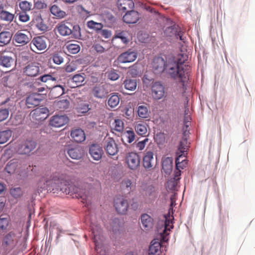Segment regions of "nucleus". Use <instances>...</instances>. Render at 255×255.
<instances>
[{"instance_id": "29", "label": "nucleus", "mask_w": 255, "mask_h": 255, "mask_svg": "<svg viewBox=\"0 0 255 255\" xmlns=\"http://www.w3.org/2000/svg\"><path fill=\"white\" fill-rule=\"evenodd\" d=\"M91 228L93 235V240L95 245V250L98 252L99 248L98 239L99 238L101 233V228L100 226L94 224L91 225Z\"/></svg>"}, {"instance_id": "47", "label": "nucleus", "mask_w": 255, "mask_h": 255, "mask_svg": "<svg viewBox=\"0 0 255 255\" xmlns=\"http://www.w3.org/2000/svg\"><path fill=\"white\" fill-rule=\"evenodd\" d=\"M50 11L53 15L59 18H63L66 15L65 12L61 10L56 5H53L51 6Z\"/></svg>"}, {"instance_id": "57", "label": "nucleus", "mask_w": 255, "mask_h": 255, "mask_svg": "<svg viewBox=\"0 0 255 255\" xmlns=\"http://www.w3.org/2000/svg\"><path fill=\"white\" fill-rule=\"evenodd\" d=\"M52 61L57 65H60L63 62V57L58 53H54L50 58Z\"/></svg>"}, {"instance_id": "34", "label": "nucleus", "mask_w": 255, "mask_h": 255, "mask_svg": "<svg viewBox=\"0 0 255 255\" xmlns=\"http://www.w3.org/2000/svg\"><path fill=\"white\" fill-rule=\"evenodd\" d=\"M14 59L11 56L1 55L0 56V66L5 68H10L13 65Z\"/></svg>"}, {"instance_id": "15", "label": "nucleus", "mask_w": 255, "mask_h": 255, "mask_svg": "<svg viewBox=\"0 0 255 255\" xmlns=\"http://www.w3.org/2000/svg\"><path fill=\"white\" fill-rule=\"evenodd\" d=\"M152 97L156 100L161 99L165 94L164 87L159 82H155L151 88Z\"/></svg>"}, {"instance_id": "27", "label": "nucleus", "mask_w": 255, "mask_h": 255, "mask_svg": "<svg viewBox=\"0 0 255 255\" xmlns=\"http://www.w3.org/2000/svg\"><path fill=\"white\" fill-rule=\"evenodd\" d=\"M84 74H76L70 80V86L72 88H75L82 86L85 81Z\"/></svg>"}, {"instance_id": "19", "label": "nucleus", "mask_w": 255, "mask_h": 255, "mask_svg": "<svg viewBox=\"0 0 255 255\" xmlns=\"http://www.w3.org/2000/svg\"><path fill=\"white\" fill-rule=\"evenodd\" d=\"M40 73L39 64L37 63H31L26 66L23 69V73L29 77L37 76Z\"/></svg>"}, {"instance_id": "37", "label": "nucleus", "mask_w": 255, "mask_h": 255, "mask_svg": "<svg viewBox=\"0 0 255 255\" xmlns=\"http://www.w3.org/2000/svg\"><path fill=\"white\" fill-rule=\"evenodd\" d=\"M161 245L158 241H153L149 247L148 255H159L161 251Z\"/></svg>"}, {"instance_id": "10", "label": "nucleus", "mask_w": 255, "mask_h": 255, "mask_svg": "<svg viewBox=\"0 0 255 255\" xmlns=\"http://www.w3.org/2000/svg\"><path fill=\"white\" fill-rule=\"evenodd\" d=\"M31 40L29 32L24 30H18L14 35L13 40L20 46L27 44Z\"/></svg>"}, {"instance_id": "11", "label": "nucleus", "mask_w": 255, "mask_h": 255, "mask_svg": "<svg viewBox=\"0 0 255 255\" xmlns=\"http://www.w3.org/2000/svg\"><path fill=\"white\" fill-rule=\"evenodd\" d=\"M47 41L48 39L44 36H36L31 40L30 46L33 51H35L33 47L39 51L44 50L47 47Z\"/></svg>"}, {"instance_id": "18", "label": "nucleus", "mask_w": 255, "mask_h": 255, "mask_svg": "<svg viewBox=\"0 0 255 255\" xmlns=\"http://www.w3.org/2000/svg\"><path fill=\"white\" fill-rule=\"evenodd\" d=\"M137 57V53L130 49L127 51L122 53L118 57L120 62L125 63L134 61Z\"/></svg>"}, {"instance_id": "21", "label": "nucleus", "mask_w": 255, "mask_h": 255, "mask_svg": "<svg viewBox=\"0 0 255 255\" xmlns=\"http://www.w3.org/2000/svg\"><path fill=\"white\" fill-rule=\"evenodd\" d=\"M123 20L127 23H135L139 19L138 12L135 10H128L123 16Z\"/></svg>"}, {"instance_id": "60", "label": "nucleus", "mask_w": 255, "mask_h": 255, "mask_svg": "<svg viewBox=\"0 0 255 255\" xmlns=\"http://www.w3.org/2000/svg\"><path fill=\"white\" fill-rule=\"evenodd\" d=\"M34 7L37 9H43L47 8V4L44 1L38 0L34 2Z\"/></svg>"}, {"instance_id": "49", "label": "nucleus", "mask_w": 255, "mask_h": 255, "mask_svg": "<svg viewBox=\"0 0 255 255\" xmlns=\"http://www.w3.org/2000/svg\"><path fill=\"white\" fill-rule=\"evenodd\" d=\"M17 166V163L14 160L9 161L7 164L5 170L9 174L13 173Z\"/></svg>"}, {"instance_id": "13", "label": "nucleus", "mask_w": 255, "mask_h": 255, "mask_svg": "<svg viewBox=\"0 0 255 255\" xmlns=\"http://www.w3.org/2000/svg\"><path fill=\"white\" fill-rule=\"evenodd\" d=\"M154 152L152 150L146 148L143 156V166L147 170L152 169L154 164Z\"/></svg>"}, {"instance_id": "24", "label": "nucleus", "mask_w": 255, "mask_h": 255, "mask_svg": "<svg viewBox=\"0 0 255 255\" xmlns=\"http://www.w3.org/2000/svg\"><path fill=\"white\" fill-rule=\"evenodd\" d=\"M89 153L94 160H99L102 157L103 150L99 145L93 144L90 147Z\"/></svg>"}, {"instance_id": "33", "label": "nucleus", "mask_w": 255, "mask_h": 255, "mask_svg": "<svg viewBox=\"0 0 255 255\" xmlns=\"http://www.w3.org/2000/svg\"><path fill=\"white\" fill-rule=\"evenodd\" d=\"M56 28L58 33L62 36H69L72 33L71 28L64 22L59 23L56 26Z\"/></svg>"}, {"instance_id": "48", "label": "nucleus", "mask_w": 255, "mask_h": 255, "mask_svg": "<svg viewBox=\"0 0 255 255\" xmlns=\"http://www.w3.org/2000/svg\"><path fill=\"white\" fill-rule=\"evenodd\" d=\"M124 128V123L123 121L120 119H115L113 124L112 129L118 131L122 132Z\"/></svg>"}, {"instance_id": "23", "label": "nucleus", "mask_w": 255, "mask_h": 255, "mask_svg": "<svg viewBox=\"0 0 255 255\" xmlns=\"http://www.w3.org/2000/svg\"><path fill=\"white\" fill-rule=\"evenodd\" d=\"M92 93L94 96L100 99L105 98L108 94V91L106 90L104 85H96L93 89Z\"/></svg>"}, {"instance_id": "35", "label": "nucleus", "mask_w": 255, "mask_h": 255, "mask_svg": "<svg viewBox=\"0 0 255 255\" xmlns=\"http://www.w3.org/2000/svg\"><path fill=\"white\" fill-rule=\"evenodd\" d=\"M139 190L145 192L146 195H154L155 192L154 187L152 185H149L145 182H142L139 185Z\"/></svg>"}, {"instance_id": "52", "label": "nucleus", "mask_w": 255, "mask_h": 255, "mask_svg": "<svg viewBox=\"0 0 255 255\" xmlns=\"http://www.w3.org/2000/svg\"><path fill=\"white\" fill-rule=\"evenodd\" d=\"M76 110L77 113L79 114H85L90 110L89 105L87 103H81L78 105Z\"/></svg>"}, {"instance_id": "6", "label": "nucleus", "mask_w": 255, "mask_h": 255, "mask_svg": "<svg viewBox=\"0 0 255 255\" xmlns=\"http://www.w3.org/2000/svg\"><path fill=\"white\" fill-rule=\"evenodd\" d=\"M36 145L35 142L32 140L18 142L15 145V150L19 154H28L35 149Z\"/></svg>"}, {"instance_id": "44", "label": "nucleus", "mask_w": 255, "mask_h": 255, "mask_svg": "<svg viewBox=\"0 0 255 255\" xmlns=\"http://www.w3.org/2000/svg\"><path fill=\"white\" fill-rule=\"evenodd\" d=\"M65 49L67 52L70 54H77L80 50V46L78 44L67 43L65 45Z\"/></svg>"}, {"instance_id": "5", "label": "nucleus", "mask_w": 255, "mask_h": 255, "mask_svg": "<svg viewBox=\"0 0 255 255\" xmlns=\"http://www.w3.org/2000/svg\"><path fill=\"white\" fill-rule=\"evenodd\" d=\"M66 194L69 195L73 198L81 199L82 202L85 203L88 199V191L85 189H83L75 185H71L66 187L63 191Z\"/></svg>"}, {"instance_id": "42", "label": "nucleus", "mask_w": 255, "mask_h": 255, "mask_svg": "<svg viewBox=\"0 0 255 255\" xmlns=\"http://www.w3.org/2000/svg\"><path fill=\"white\" fill-rule=\"evenodd\" d=\"M150 111L145 105L139 106L137 108L138 116L142 119H146L150 117Z\"/></svg>"}, {"instance_id": "50", "label": "nucleus", "mask_w": 255, "mask_h": 255, "mask_svg": "<svg viewBox=\"0 0 255 255\" xmlns=\"http://www.w3.org/2000/svg\"><path fill=\"white\" fill-rule=\"evenodd\" d=\"M120 101V98L119 96L116 94H114L109 98L108 105L111 108H115L119 105Z\"/></svg>"}, {"instance_id": "30", "label": "nucleus", "mask_w": 255, "mask_h": 255, "mask_svg": "<svg viewBox=\"0 0 255 255\" xmlns=\"http://www.w3.org/2000/svg\"><path fill=\"white\" fill-rule=\"evenodd\" d=\"M120 185L122 189L132 191L135 189L136 183L130 178H125L122 180Z\"/></svg>"}, {"instance_id": "32", "label": "nucleus", "mask_w": 255, "mask_h": 255, "mask_svg": "<svg viewBox=\"0 0 255 255\" xmlns=\"http://www.w3.org/2000/svg\"><path fill=\"white\" fill-rule=\"evenodd\" d=\"M130 37V34L127 31H119L115 33L113 41L120 39L124 44H127L129 42Z\"/></svg>"}, {"instance_id": "4", "label": "nucleus", "mask_w": 255, "mask_h": 255, "mask_svg": "<svg viewBox=\"0 0 255 255\" xmlns=\"http://www.w3.org/2000/svg\"><path fill=\"white\" fill-rule=\"evenodd\" d=\"M19 237L14 231H10L5 234L2 241V247L4 250L9 252L14 249L18 242Z\"/></svg>"}, {"instance_id": "55", "label": "nucleus", "mask_w": 255, "mask_h": 255, "mask_svg": "<svg viewBox=\"0 0 255 255\" xmlns=\"http://www.w3.org/2000/svg\"><path fill=\"white\" fill-rule=\"evenodd\" d=\"M124 136L129 143H131L135 139V133L133 130H129L126 131Z\"/></svg>"}, {"instance_id": "45", "label": "nucleus", "mask_w": 255, "mask_h": 255, "mask_svg": "<svg viewBox=\"0 0 255 255\" xmlns=\"http://www.w3.org/2000/svg\"><path fill=\"white\" fill-rule=\"evenodd\" d=\"M14 18V14L6 10H4L0 14V19L2 21H6L9 23L12 22Z\"/></svg>"}, {"instance_id": "3", "label": "nucleus", "mask_w": 255, "mask_h": 255, "mask_svg": "<svg viewBox=\"0 0 255 255\" xmlns=\"http://www.w3.org/2000/svg\"><path fill=\"white\" fill-rule=\"evenodd\" d=\"M175 205V198L174 195H172L170 197V204L168 213L165 216V228L163 234H161V237L163 241H167L168 240L167 236L169 235V233H167V231H170V229H172L173 228V220L174 219V217L173 216V207Z\"/></svg>"}, {"instance_id": "25", "label": "nucleus", "mask_w": 255, "mask_h": 255, "mask_svg": "<svg viewBox=\"0 0 255 255\" xmlns=\"http://www.w3.org/2000/svg\"><path fill=\"white\" fill-rule=\"evenodd\" d=\"M141 222L144 230L146 231L151 229L154 224L153 219L147 214L141 216Z\"/></svg>"}, {"instance_id": "8", "label": "nucleus", "mask_w": 255, "mask_h": 255, "mask_svg": "<svg viewBox=\"0 0 255 255\" xmlns=\"http://www.w3.org/2000/svg\"><path fill=\"white\" fill-rule=\"evenodd\" d=\"M114 207L118 214H126L128 209V201L123 196L117 197L114 200Z\"/></svg>"}, {"instance_id": "9", "label": "nucleus", "mask_w": 255, "mask_h": 255, "mask_svg": "<svg viewBox=\"0 0 255 255\" xmlns=\"http://www.w3.org/2000/svg\"><path fill=\"white\" fill-rule=\"evenodd\" d=\"M56 180V177L52 176L50 173L45 174L40 178L37 184L38 190L41 192V189H46L48 187L52 186Z\"/></svg>"}, {"instance_id": "64", "label": "nucleus", "mask_w": 255, "mask_h": 255, "mask_svg": "<svg viewBox=\"0 0 255 255\" xmlns=\"http://www.w3.org/2000/svg\"><path fill=\"white\" fill-rule=\"evenodd\" d=\"M108 78L111 80L115 81L120 77L119 74L114 71H111L108 73Z\"/></svg>"}, {"instance_id": "38", "label": "nucleus", "mask_w": 255, "mask_h": 255, "mask_svg": "<svg viewBox=\"0 0 255 255\" xmlns=\"http://www.w3.org/2000/svg\"><path fill=\"white\" fill-rule=\"evenodd\" d=\"M162 169L164 172L169 174L172 170L173 168V159L171 157H166L162 161Z\"/></svg>"}, {"instance_id": "59", "label": "nucleus", "mask_w": 255, "mask_h": 255, "mask_svg": "<svg viewBox=\"0 0 255 255\" xmlns=\"http://www.w3.org/2000/svg\"><path fill=\"white\" fill-rule=\"evenodd\" d=\"M27 12L21 11L19 13V20L22 22H26L29 20L30 16Z\"/></svg>"}, {"instance_id": "54", "label": "nucleus", "mask_w": 255, "mask_h": 255, "mask_svg": "<svg viewBox=\"0 0 255 255\" xmlns=\"http://www.w3.org/2000/svg\"><path fill=\"white\" fill-rule=\"evenodd\" d=\"M72 33L71 35L73 38L80 39L81 37V28L78 25H75L71 29Z\"/></svg>"}, {"instance_id": "39", "label": "nucleus", "mask_w": 255, "mask_h": 255, "mask_svg": "<svg viewBox=\"0 0 255 255\" xmlns=\"http://www.w3.org/2000/svg\"><path fill=\"white\" fill-rule=\"evenodd\" d=\"M33 22L40 31H44L48 28L47 26L44 23L43 20L40 15L36 16L33 19Z\"/></svg>"}, {"instance_id": "40", "label": "nucleus", "mask_w": 255, "mask_h": 255, "mask_svg": "<svg viewBox=\"0 0 255 255\" xmlns=\"http://www.w3.org/2000/svg\"><path fill=\"white\" fill-rule=\"evenodd\" d=\"M123 84L126 89L129 91H134L137 87V81L136 79L127 78Z\"/></svg>"}, {"instance_id": "62", "label": "nucleus", "mask_w": 255, "mask_h": 255, "mask_svg": "<svg viewBox=\"0 0 255 255\" xmlns=\"http://www.w3.org/2000/svg\"><path fill=\"white\" fill-rule=\"evenodd\" d=\"M149 139L148 138H145L142 141H140L138 142L136 144V147L139 150H143L147 142H148Z\"/></svg>"}, {"instance_id": "31", "label": "nucleus", "mask_w": 255, "mask_h": 255, "mask_svg": "<svg viewBox=\"0 0 255 255\" xmlns=\"http://www.w3.org/2000/svg\"><path fill=\"white\" fill-rule=\"evenodd\" d=\"M148 125L142 122H137L135 123L134 129L136 133L141 136H145L147 132Z\"/></svg>"}, {"instance_id": "51", "label": "nucleus", "mask_w": 255, "mask_h": 255, "mask_svg": "<svg viewBox=\"0 0 255 255\" xmlns=\"http://www.w3.org/2000/svg\"><path fill=\"white\" fill-rule=\"evenodd\" d=\"M87 27L96 31H100L103 27V25L101 23L96 22L93 20L88 21L87 23Z\"/></svg>"}, {"instance_id": "41", "label": "nucleus", "mask_w": 255, "mask_h": 255, "mask_svg": "<svg viewBox=\"0 0 255 255\" xmlns=\"http://www.w3.org/2000/svg\"><path fill=\"white\" fill-rule=\"evenodd\" d=\"M64 87L62 85L54 86L50 91V94L54 98L60 97L64 93Z\"/></svg>"}, {"instance_id": "1", "label": "nucleus", "mask_w": 255, "mask_h": 255, "mask_svg": "<svg viewBox=\"0 0 255 255\" xmlns=\"http://www.w3.org/2000/svg\"><path fill=\"white\" fill-rule=\"evenodd\" d=\"M187 55L179 54L177 57H172L166 61L165 72L174 80L182 81L184 76V63L187 60Z\"/></svg>"}, {"instance_id": "36", "label": "nucleus", "mask_w": 255, "mask_h": 255, "mask_svg": "<svg viewBox=\"0 0 255 255\" xmlns=\"http://www.w3.org/2000/svg\"><path fill=\"white\" fill-rule=\"evenodd\" d=\"M12 38L10 32L4 31L0 32V46H3L9 44Z\"/></svg>"}, {"instance_id": "56", "label": "nucleus", "mask_w": 255, "mask_h": 255, "mask_svg": "<svg viewBox=\"0 0 255 255\" xmlns=\"http://www.w3.org/2000/svg\"><path fill=\"white\" fill-rule=\"evenodd\" d=\"M10 193L14 198H18L23 195V191L20 187H16L11 189Z\"/></svg>"}, {"instance_id": "53", "label": "nucleus", "mask_w": 255, "mask_h": 255, "mask_svg": "<svg viewBox=\"0 0 255 255\" xmlns=\"http://www.w3.org/2000/svg\"><path fill=\"white\" fill-rule=\"evenodd\" d=\"M19 6L21 11L27 12L30 11L32 8V4L31 2L27 0H22L19 3Z\"/></svg>"}, {"instance_id": "46", "label": "nucleus", "mask_w": 255, "mask_h": 255, "mask_svg": "<svg viewBox=\"0 0 255 255\" xmlns=\"http://www.w3.org/2000/svg\"><path fill=\"white\" fill-rule=\"evenodd\" d=\"M12 135L10 130H6L0 131V144L6 142Z\"/></svg>"}, {"instance_id": "20", "label": "nucleus", "mask_w": 255, "mask_h": 255, "mask_svg": "<svg viewBox=\"0 0 255 255\" xmlns=\"http://www.w3.org/2000/svg\"><path fill=\"white\" fill-rule=\"evenodd\" d=\"M105 148L107 153L110 155H116L118 152V148L113 138L109 137L105 140Z\"/></svg>"}, {"instance_id": "58", "label": "nucleus", "mask_w": 255, "mask_h": 255, "mask_svg": "<svg viewBox=\"0 0 255 255\" xmlns=\"http://www.w3.org/2000/svg\"><path fill=\"white\" fill-rule=\"evenodd\" d=\"M40 80L43 82H48L50 81H56L57 80V77H53L49 74H45L40 77Z\"/></svg>"}, {"instance_id": "12", "label": "nucleus", "mask_w": 255, "mask_h": 255, "mask_svg": "<svg viewBox=\"0 0 255 255\" xmlns=\"http://www.w3.org/2000/svg\"><path fill=\"white\" fill-rule=\"evenodd\" d=\"M166 61L161 57H156L151 63V67L154 73L157 74H161L165 71Z\"/></svg>"}, {"instance_id": "26", "label": "nucleus", "mask_w": 255, "mask_h": 255, "mask_svg": "<svg viewBox=\"0 0 255 255\" xmlns=\"http://www.w3.org/2000/svg\"><path fill=\"white\" fill-rule=\"evenodd\" d=\"M117 5L119 10L123 12L131 10L134 5L132 0H118Z\"/></svg>"}, {"instance_id": "63", "label": "nucleus", "mask_w": 255, "mask_h": 255, "mask_svg": "<svg viewBox=\"0 0 255 255\" xmlns=\"http://www.w3.org/2000/svg\"><path fill=\"white\" fill-rule=\"evenodd\" d=\"M8 220L6 218H0V228L2 230H5L8 226Z\"/></svg>"}, {"instance_id": "22", "label": "nucleus", "mask_w": 255, "mask_h": 255, "mask_svg": "<svg viewBox=\"0 0 255 255\" xmlns=\"http://www.w3.org/2000/svg\"><path fill=\"white\" fill-rule=\"evenodd\" d=\"M70 134L72 139L77 142H82L86 139L85 132L81 128L72 129Z\"/></svg>"}, {"instance_id": "61", "label": "nucleus", "mask_w": 255, "mask_h": 255, "mask_svg": "<svg viewBox=\"0 0 255 255\" xmlns=\"http://www.w3.org/2000/svg\"><path fill=\"white\" fill-rule=\"evenodd\" d=\"M9 111L7 109L0 110V122L5 120L8 117Z\"/></svg>"}, {"instance_id": "17", "label": "nucleus", "mask_w": 255, "mask_h": 255, "mask_svg": "<svg viewBox=\"0 0 255 255\" xmlns=\"http://www.w3.org/2000/svg\"><path fill=\"white\" fill-rule=\"evenodd\" d=\"M69 119L65 115H54L51 118L49 124L52 127L59 128L66 125Z\"/></svg>"}, {"instance_id": "43", "label": "nucleus", "mask_w": 255, "mask_h": 255, "mask_svg": "<svg viewBox=\"0 0 255 255\" xmlns=\"http://www.w3.org/2000/svg\"><path fill=\"white\" fill-rule=\"evenodd\" d=\"M70 105V103L68 100L64 99L55 102L54 103V106L57 110L60 111H64L67 109Z\"/></svg>"}, {"instance_id": "2", "label": "nucleus", "mask_w": 255, "mask_h": 255, "mask_svg": "<svg viewBox=\"0 0 255 255\" xmlns=\"http://www.w3.org/2000/svg\"><path fill=\"white\" fill-rule=\"evenodd\" d=\"M187 143V139L183 138L178 146V150L176 152L177 157L175 160L176 169L174 172V177L168 182V185L171 186V189L174 188L179 182L181 175L180 169H184L187 164V161L186 159H183L185 157L186 154Z\"/></svg>"}, {"instance_id": "7", "label": "nucleus", "mask_w": 255, "mask_h": 255, "mask_svg": "<svg viewBox=\"0 0 255 255\" xmlns=\"http://www.w3.org/2000/svg\"><path fill=\"white\" fill-rule=\"evenodd\" d=\"M125 162L130 170H135L140 166V159L137 153L131 152L126 155Z\"/></svg>"}, {"instance_id": "16", "label": "nucleus", "mask_w": 255, "mask_h": 255, "mask_svg": "<svg viewBox=\"0 0 255 255\" xmlns=\"http://www.w3.org/2000/svg\"><path fill=\"white\" fill-rule=\"evenodd\" d=\"M49 111L46 107H39L33 110L30 114L32 118L37 121H43L49 115Z\"/></svg>"}, {"instance_id": "28", "label": "nucleus", "mask_w": 255, "mask_h": 255, "mask_svg": "<svg viewBox=\"0 0 255 255\" xmlns=\"http://www.w3.org/2000/svg\"><path fill=\"white\" fill-rule=\"evenodd\" d=\"M69 155L73 159H79L84 155V150L80 146H76L69 149L68 151Z\"/></svg>"}, {"instance_id": "14", "label": "nucleus", "mask_w": 255, "mask_h": 255, "mask_svg": "<svg viewBox=\"0 0 255 255\" xmlns=\"http://www.w3.org/2000/svg\"><path fill=\"white\" fill-rule=\"evenodd\" d=\"M42 100L41 94L33 93L27 97L25 104L28 108H33L38 106Z\"/></svg>"}]
</instances>
